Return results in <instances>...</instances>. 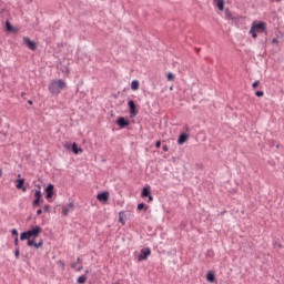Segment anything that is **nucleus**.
<instances>
[{"label":"nucleus","instance_id":"1","mask_svg":"<svg viewBox=\"0 0 284 284\" xmlns=\"http://www.w3.org/2000/svg\"><path fill=\"white\" fill-rule=\"evenodd\" d=\"M41 232H43V229H41V226H32L28 231H24L20 234V241H26V239H39Z\"/></svg>","mask_w":284,"mask_h":284},{"label":"nucleus","instance_id":"2","mask_svg":"<svg viewBox=\"0 0 284 284\" xmlns=\"http://www.w3.org/2000/svg\"><path fill=\"white\" fill-rule=\"evenodd\" d=\"M64 88H65V81L55 80L49 84V92L51 94H60L61 90H63Z\"/></svg>","mask_w":284,"mask_h":284},{"label":"nucleus","instance_id":"3","mask_svg":"<svg viewBox=\"0 0 284 284\" xmlns=\"http://www.w3.org/2000/svg\"><path fill=\"white\" fill-rule=\"evenodd\" d=\"M251 29L257 34H265V37H267V22L265 21H253Z\"/></svg>","mask_w":284,"mask_h":284},{"label":"nucleus","instance_id":"4","mask_svg":"<svg viewBox=\"0 0 284 284\" xmlns=\"http://www.w3.org/2000/svg\"><path fill=\"white\" fill-rule=\"evenodd\" d=\"M128 106H129L130 119H134V116L139 114V106L136 105V102H134V100H129Z\"/></svg>","mask_w":284,"mask_h":284},{"label":"nucleus","instance_id":"5","mask_svg":"<svg viewBox=\"0 0 284 284\" xmlns=\"http://www.w3.org/2000/svg\"><path fill=\"white\" fill-rule=\"evenodd\" d=\"M4 32H7V34H17V32H19V28L13 27L10 20H6Z\"/></svg>","mask_w":284,"mask_h":284},{"label":"nucleus","instance_id":"6","mask_svg":"<svg viewBox=\"0 0 284 284\" xmlns=\"http://www.w3.org/2000/svg\"><path fill=\"white\" fill-rule=\"evenodd\" d=\"M64 148L65 150H70L71 152H73V154H79L80 152H83V149L80 148L79 144H77V142H73L72 144L65 143Z\"/></svg>","mask_w":284,"mask_h":284},{"label":"nucleus","instance_id":"7","mask_svg":"<svg viewBox=\"0 0 284 284\" xmlns=\"http://www.w3.org/2000/svg\"><path fill=\"white\" fill-rule=\"evenodd\" d=\"M115 123L120 128V130H123V129L130 126V120L125 116H119L116 119Z\"/></svg>","mask_w":284,"mask_h":284},{"label":"nucleus","instance_id":"8","mask_svg":"<svg viewBox=\"0 0 284 284\" xmlns=\"http://www.w3.org/2000/svg\"><path fill=\"white\" fill-rule=\"evenodd\" d=\"M45 195L44 199H47V201L52 200V196H54V184H48L47 187L44 189Z\"/></svg>","mask_w":284,"mask_h":284},{"label":"nucleus","instance_id":"9","mask_svg":"<svg viewBox=\"0 0 284 284\" xmlns=\"http://www.w3.org/2000/svg\"><path fill=\"white\" fill-rule=\"evenodd\" d=\"M97 199L100 201V203H108V201H110V192L102 191L98 193Z\"/></svg>","mask_w":284,"mask_h":284},{"label":"nucleus","instance_id":"10","mask_svg":"<svg viewBox=\"0 0 284 284\" xmlns=\"http://www.w3.org/2000/svg\"><path fill=\"white\" fill-rule=\"evenodd\" d=\"M150 254H152V251L150 250V247L142 248L140 251L138 261H148V256H150Z\"/></svg>","mask_w":284,"mask_h":284},{"label":"nucleus","instance_id":"11","mask_svg":"<svg viewBox=\"0 0 284 284\" xmlns=\"http://www.w3.org/2000/svg\"><path fill=\"white\" fill-rule=\"evenodd\" d=\"M23 43L24 45H27V48H29V50H32L34 52V50H37V42H34V40H31L28 37H23Z\"/></svg>","mask_w":284,"mask_h":284},{"label":"nucleus","instance_id":"12","mask_svg":"<svg viewBox=\"0 0 284 284\" xmlns=\"http://www.w3.org/2000/svg\"><path fill=\"white\" fill-rule=\"evenodd\" d=\"M16 187L17 190H22V192L28 191V186H26V179H18L16 180Z\"/></svg>","mask_w":284,"mask_h":284},{"label":"nucleus","instance_id":"13","mask_svg":"<svg viewBox=\"0 0 284 284\" xmlns=\"http://www.w3.org/2000/svg\"><path fill=\"white\" fill-rule=\"evenodd\" d=\"M187 139H190V134H187L186 132H183L179 135V139H178V145H183Z\"/></svg>","mask_w":284,"mask_h":284},{"label":"nucleus","instance_id":"14","mask_svg":"<svg viewBox=\"0 0 284 284\" xmlns=\"http://www.w3.org/2000/svg\"><path fill=\"white\" fill-rule=\"evenodd\" d=\"M215 8L220 10V12H223L225 10V0H214Z\"/></svg>","mask_w":284,"mask_h":284},{"label":"nucleus","instance_id":"15","mask_svg":"<svg viewBox=\"0 0 284 284\" xmlns=\"http://www.w3.org/2000/svg\"><path fill=\"white\" fill-rule=\"evenodd\" d=\"M150 194H152V191L150 190V186H144L141 191V197L142 199H148Z\"/></svg>","mask_w":284,"mask_h":284},{"label":"nucleus","instance_id":"16","mask_svg":"<svg viewBox=\"0 0 284 284\" xmlns=\"http://www.w3.org/2000/svg\"><path fill=\"white\" fill-rule=\"evenodd\" d=\"M206 281L209 283H214V281H216V274L213 271H209L206 273Z\"/></svg>","mask_w":284,"mask_h":284},{"label":"nucleus","instance_id":"17","mask_svg":"<svg viewBox=\"0 0 284 284\" xmlns=\"http://www.w3.org/2000/svg\"><path fill=\"white\" fill-rule=\"evenodd\" d=\"M42 203H43V197H37V199L33 200L32 206L33 207H39V206H41Z\"/></svg>","mask_w":284,"mask_h":284},{"label":"nucleus","instance_id":"18","mask_svg":"<svg viewBox=\"0 0 284 284\" xmlns=\"http://www.w3.org/2000/svg\"><path fill=\"white\" fill-rule=\"evenodd\" d=\"M36 240L37 239H33V237L26 239L28 247H36V244H37Z\"/></svg>","mask_w":284,"mask_h":284},{"label":"nucleus","instance_id":"19","mask_svg":"<svg viewBox=\"0 0 284 284\" xmlns=\"http://www.w3.org/2000/svg\"><path fill=\"white\" fill-rule=\"evenodd\" d=\"M125 212L121 211L119 213V223H121L122 225H125Z\"/></svg>","mask_w":284,"mask_h":284},{"label":"nucleus","instance_id":"20","mask_svg":"<svg viewBox=\"0 0 284 284\" xmlns=\"http://www.w3.org/2000/svg\"><path fill=\"white\" fill-rule=\"evenodd\" d=\"M131 90H133V91L139 90V80H133L131 82Z\"/></svg>","mask_w":284,"mask_h":284},{"label":"nucleus","instance_id":"21","mask_svg":"<svg viewBox=\"0 0 284 284\" xmlns=\"http://www.w3.org/2000/svg\"><path fill=\"white\" fill-rule=\"evenodd\" d=\"M141 210L148 212V205H145L143 202L138 204V211L141 212Z\"/></svg>","mask_w":284,"mask_h":284},{"label":"nucleus","instance_id":"22","mask_svg":"<svg viewBox=\"0 0 284 284\" xmlns=\"http://www.w3.org/2000/svg\"><path fill=\"white\" fill-rule=\"evenodd\" d=\"M78 283L79 284H85L88 283V277L85 275H81L78 277Z\"/></svg>","mask_w":284,"mask_h":284},{"label":"nucleus","instance_id":"23","mask_svg":"<svg viewBox=\"0 0 284 284\" xmlns=\"http://www.w3.org/2000/svg\"><path fill=\"white\" fill-rule=\"evenodd\" d=\"M43 197V193H41V190H36L34 191V199H42Z\"/></svg>","mask_w":284,"mask_h":284},{"label":"nucleus","instance_id":"24","mask_svg":"<svg viewBox=\"0 0 284 284\" xmlns=\"http://www.w3.org/2000/svg\"><path fill=\"white\" fill-rule=\"evenodd\" d=\"M225 19H232L234 20V18L232 17V11H230V9L225 10Z\"/></svg>","mask_w":284,"mask_h":284},{"label":"nucleus","instance_id":"25","mask_svg":"<svg viewBox=\"0 0 284 284\" xmlns=\"http://www.w3.org/2000/svg\"><path fill=\"white\" fill-rule=\"evenodd\" d=\"M250 34L252 36L253 39H257L258 38V32L254 31V29L250 30Z\"/></svg>","mask_w":284,"mask_h":284},{"label":"nucleus","instance_id":"26","mask_svg":"<svg viewBox=\"0 0 284 284\" xmlns=\"http://www.w3.org/2000/svg\"><path fill=\"white\" fill-rule=\"evenodd\" d=\"M166 79H168V81H174V79H175L174 73L169 72V73L166 74Z\"/></svg>","mask_w":284,"mask_h":284},{"label":"nucleus","instance_id":"27","mask_svg":"<svg viewBox=\"0 0 284 284\" xmlns=\"http://www.w3.org/2000/svg\"><path fill=\"white\" fill-rule=\"evenodd\" d=\"M39 247H43V239H40L39 242H36V250H39Z\"/></svg>","mask_w":284,"mask_h":284},{"label":"nucleus","instance_id":"28","mask_svg":"<svg viewBox=\"0 0 284 284\" xmlns=\"http://www.w3.org/2000/svg\"><path fill=\"white\" fill-rule=\"evenodd\" d=\"M11 235L14 236L16 239H19V231H17V229H12Z\"/></svg>","mask_w":284,"mask_h":284},{"label":"nucleus","instance_id":"29","mask_svg":"<svg viewBox=\"0 0 284 284\" xmlns=\"http://www.w3.org/2000/svg\"><path fill=\"white\" fill-rule=\"evenodd\" d=\"M69 214H70V209L63 207V209H62V215H63V216H68Z\"/></svg>","mask_w":284,"mask_h":284},{"label":"nucleus","instance_id":"30","mask_svg":"<svg viewBox=\"0 0 284 284\" xmlns=\"http://www.w3.org/2000/svg\"><path fill=\"white\" fill-rule=\"evenodd\" d=\"M79 263H81V257H78L77 262L71 263V267L72 268L77 267V265H79Z\"/></svg>","mask_w":284,"mask_h":284},{"label":"nucleus","instance_id":"31","mask_svg":"<svg viewBox=\"0 0 284 284\" xmlns=\"http://www.w3.org/2000/svg\"><path fill=\"white\" fill-rule=\"evenodd\" d=\"M261 85V81H255V82H253V84H252V88H253V90H256V88H258Z\"/></svg>","mask_w":284,"mask_h":284},{"label":"nucleus","instance_id":"32","mask_svg":"<svg viewBox=\"0 0 284 284\" xmlns=\"http://www.w3.org/2000/svg\"><path fill=\"white\" fill-rule=\"evenodd\" d=\"M43 211L47 212L48 214H50V211H51L50 204H45L43 207Z\"/></svg>","mask_w":284,"mask_h":284},{"label":"nucleus","instance_id":"33","mask_svg":"<svg viewBox=\"0 0 284 284\" xmlns=\"http://www.w3.org/2000/svg\"><path fill=\"white\" fill-rule=\"evenodd\" d=\"M14 256L16 258H19V256H21V251H19V247L16 248Z\"/></svg>","mask_w":284,"mask_h":284},{"label":"nucleus","instance_id":"34","mask_svg":"<svg viewBox=\"0 0 284 284\" xmlns=\"http://www.w3.org/2000/svg\"><path fill=\"white\" fill-rule=\"evenodd\" d=\"M146 199H148V203H152L154 201L152 193H150Z\"/></svg>","mask_w":284,"mask_h":284},{"label":"nucleus","instance_id":"35","mask_svg":"<svg viewBox=\"0 0 284 284\" xmlns=\"http://www.w3.org/2000/svg\"><path fill=\"white\" fill-rule=\"evenodd\" d=\"M264 94L265 93L263 91H256L255 92V97H258V98L263 97Z\"/></svg>","mask_w":284,"mask_h":284},{"label":"nucleus","instance_id":"36","mask_svg":"<svg viewBox=\"0 0 284 284\" xmlns=\"http://www.w3.org/2000/svg\"><path fill=\"white\" fill-rule=\"evenodd\" d=\"M13 243H14V246H16V247H19V237H14Z\"/></svg>","mask_w":284,"mask_h":284},{"label":"nucleus","instance_id":"37","mask_svg":"<svg viewBox=\"0 0 284 284\" xmlns=\"http://www.w3.org/2000/svg\"><path fill=\"white\" fill-rule=\"evenodd\" d=\"M162 150H163V152H168V150H170V148H168V144H164V145L162 146Z\"/></svg>","mask_w":284,"mask_h":284},{"label":"nucleus","instance_id":"38","mask_svg":"<svg viewBox=\"0 0 284 284\" xmlns=\"http://www.w3.org/2000/svg\"><path fill=\"white\" fill-rule=\"evenodd\" d=\"M62 72H65L68 74V72H70V70L68 69V67H63L62 69Z\"/></svg>","mask_w":284,"mask_h":284},{"label":"nucleus","instance_id":"39","mask_svg":"<svg viewBox=\"0 0 284 284\" xmlns=\"http://www.w3.org/2000/svg\"><path fill=\"white\" fill-rule=\"evenodd\" d=\"M155 148H161V140H158L156 142H155Z\"/></svg>","mask_w":284,"mask_h":284},{"label":"nucleus","instance_id":"40","mask_svg":"<svg viewBox=\"0 0 284 284\" xmlns=\"http://www.w3.org/2000/svg\"><path fill=\"white\" fill-rule=\"evenodd\" d=\"M37 214H38V216H40V214H43V210L38 209V210H37Z\"/></svg>","mask_w":284,"mask_h":284},{"label":"nucleus","instance_id":"41","mask_svg":"<svg viewBox=\"0 0 284 284\" xmlns=\"http://www.w3.org/2000/svg\"><path fill=\"white\" fill-rule=\"evenodd\" d=\"M272 43L274 44V43H278V38H273L272 39Z\"/></svg>","mask_w":284,"mask_h":284},{"label":"nucleus","instance_id":"42","mask_svg":"<svg viewBox=\"0 0 284 284\" xmlns=\"http://www.w3.org/2000/svg\"><path fill=\"white\" fill-rule=\"evenodd\" d=\"M68 207H71V210H73L74 209V204L73 203H69Z\"/></svg>","mask_w":284,"mask_h":284},{"label":"nucleus","instance_id":"43","mask_svg":"<svg viewBox=\"0 0 284 284\" xmlns=\"http://www.w3.org/2000/svg\"><path fill=\"white\" fill-rule=\"evenodd\" d=\"M81 270H83V265H80V266L77 268V272H81Z\"/></svg>","mask_w":284,"mask_h":284},{"label":"nucleus","instance_id":"44","mask_svg":"<svg viewBox=\"0 0 284 284\" xmlns=\"http://www.w3.org/2000/svg\"><path fill=\"white\" fill-rule=\"evenodd\" d=\"M274 245H276V246L280 247V248L283 247V245H282V244H278L277 242H275Z\"/></svg>","mask_w":284,"mask_h":284},{"label":"nucleus","instance_id":"45","mask_svg":"<svg viewBox=\"0 0 284 284\" xmlns=\"http://www.w3.org/2000/svg\"><path fill=\"white\" fill-rule=\"evenodd\" d=\"M59 263L62 265V267H65V263L63 261H59Z\"/></svg>","mask_w":284,"mask_h":284},{"label":"nucleus","instance_id":"46","mask_svg":"<svg viewBox=\"0 0 284 284\" xmlns=\"http://www.w3.org/2000/svg\"><path fill=\"white\" fill-rule=\"evenodd\" d=\"M34 102L32 100H28V104L32 105Z\"/></svg>","mask_w":284,"mask_h":284},{"label":"nucleus","instance_id":"47","mask_svg":"<svg viewBox=\"0 0 284 284\" xmlns=\"http://www.w3.org/2000/svg\"><path fill=\"white\" fill-rule=\"evenodd\" d=\"M184 129H185L186 132L191 131V129L187 125Z\"/></svg>","mask_w":284,"mask_h":284},{"label":"nucleus","instance_id":"48","mask_svg":"<svg viewBox=\"0 0 284 284\" xmlns=\"http://www.w3.org/2000/svg\"><path fill=\"white\" fill-rule=\"evenodd\" d=\"M227 211H222L220 214L221 216L225 215Z\"/></svg>","mask_w":284,"mask_h":284},{"label":"nucleus","instance_id":"49","mask_svg":"<svg viewBox=\"0 0 284 284\" xmlns=\"http://www.w3.org/2000/svg\"><path fill=\"white\" fill-rule=\"evenodd\" d=\"M263 43H267V37L264 38Z\"/></svg>","mask_w":284,"mask_h":284},{"label":"nucleus","instance_id":"50","mask_svg":"<svg viewBox=\"0 0 284 284\" xmlns=\"http://www.w3.org/2000/svg\"><path fill=\"white\" fill-rule=\"evenodd\" d=\"M3 176V171L0 169V178Z\"/></svg>","mask_w":284,"mask_h":284},{"label":"nucleus","instance_id":"51","mask_svg":"<svg viewBox=\"0 0 284 284\" xmlns=\"http://www.w3.org/2000/svg\"><path fill=\"white\" fill-rule=\"evenodd\" d=\"M32 220V216H29L28 219H27V222H30Z\"/></svg>","mask_w":284,"mask_h":284},{"label":"nucleus","instance_id":"52","mask_svg":"<svg viewBox=\"0 0 284 284\" xmlns=\"http://www.w3.org/2000/svg\"><path fill=\"white\" fill-rule=\"evenodd\" d=\"M37 187H38V190H41V184H38Z\"/></svg>","mask_w":284,"mask_h":284},{"label":"nucleus","instance_id":"53","mask_svg":"<svg viewBox=\"0 0 284 284\" xmlns=\"http://www.w3.org/2000/svg\"><path fill=\"white\" fill-rule=\"evenodd\" d=\"M21 97H26V93H21Z\"/></svg>","mask_w":284,"mask_h":284},{"label":"nucleus","instance_id":"54","mask_svg":"<svg viewBox=\"0 0 284 284\" xmlns=\"http://www.w3.org/2000/svg\"><path fill=\"white\" fill-rule=\"evenodd\" d=\"M200 168L203 169V164H200Z\"/></svg>","mask_w":284,"mask_h":284},{"label":"nucleus","instance_id":"55","mask_svg":"<svg viewBox=\"0 0 284 284\" xmlns=\"http://www.w3.org/2000/svg\"><path fill=\"white\" fill-rule=\"evenodd\" d=\"M200 168L203 169V164H200Z\"/></svg>","mask_w":284,"mask_h":284},{"label":"nucleus","instance_id":"56","mask_svg":"<svg viewBox=\"0 0 284 284\" xmlns=\"http://www.w3.org/2000/svg\"><path fill=\"white\" fill-rule=\"evenodd\" d=\"M201 49H196V52H200Z\"/></svg>","mask_w":284,"mask_h":284},{"label":"nucleus","instance_id":"57","mask_svg":"<svg viewBox=\"0 0 284 284\" xmlns=\"http://www.w3.org/2000/svg\"><path fill=\"white\" fill-rule=\"evenodd\" d=\"M276 148H280V145L277 144Z\"/></svg>","mask_w":284,"mask_h":284},{"label":"nucleus","instance_id":"58","mask_svg":"<svg viewBox=\"0 0 284 284\" xmlns=\"http://www.w3.org/2000/svg\"><path fill=\"white\" fill-rule=\"evenodd\" d=\"M275 1H277V2H278V1H281V0H275Z\"/></svg>","mask_w":284,"mask_h":284}]
</instances>
